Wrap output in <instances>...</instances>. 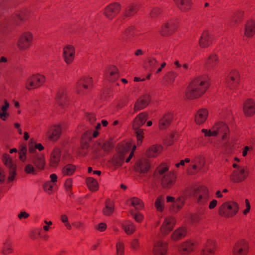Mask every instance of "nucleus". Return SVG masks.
<instances>
[{"mask_svg": "<svg viewBox=\"0 0 255 255\" xmlns=\"http://www.w3.org/2000/svg\"><path fill=\"white\" fill-rule=\"evenodd\" d=\"M130 214L138 223L141 222L143 218V215L139 212L134 213L133 210H131Z\"/></svg>", "mask_w": 255, "mask_h": 255, "instance_id": "nucleus-56", "label": "nucleus"}, {"mask_svg": "<svg viewBox=\"0 0 255 255\" xmlns=\"http://www.w3.org/2000/svg\"><path fill=\"white\" fill-rule=\"evenodd\" d=\"M124 245L123 243H117L116 244L117 255H124Z\"/></svg>", "mask_w": 255, "mask_h": 255, "instance_id": "nucleus-59", "label": "nucleus"}, {"mask_svg": "<svg viewBox=\"0 0 255 255\" xmlns=\"http://www.w3.org/2000/svg\"><path fill=\"white\" fill-rule=\"evenodd\" d=\"M36 167L34 168L32 164L29 163L25 165L24 171L26 173L34 175L36 174Z\"/></svg>", "mask_w": 255, "mask_h": 255, "instance_id": "nucleus-57", "label": "nucleus"}, {"mask_svg": "<svg viewBox=\"0 0 255 255\" xmlns=\"http://www.w3.org/2000/svg\"><path fill=\"white\" fill-rule=\"evenodd\" d=\"M36 149L41 151L44 149V147L41 143H36L34 146H33L32 145H30L29 146V151L32 154L36 153L35 152Z\"/></svg>", "mask_w": 255, "mask_h": 255, "instance_id": "nucleus-54", "label": "nucleus"}, {"mask_svg": "<svg viewBox=\"0 0 255 255\" xmlns=\"http://www.w3.org/2000/svg\"><path fill=\"white\" fill-rule=\"evenodd\" d=\"M172 119V115L168 113L164 115L159 121V126L160 129L166 128L170 123Z\"/></svg>", "mask_w": 255, "mask_h": 255, "instance_id": "nucleus-37", "label": "nucleus"}, {"mask_svg": "<svg viewBox=\"0 0 255 255\" xmlns=\"http://www.w3.org/2000/svg\"><path fill=\"white\" fill-rule=\"evenodd\" d=\"M158 62L154 58H149L148 61L147 69L152 71L156 66Z\"/></svg>", "mask_w": 255, "mask_h": 255, "instance_id": "nucleus-55", "label": "nucleus"}, {"mask_svg": "<svg viewBox=\"0 0 255 255\" xmlns=\"http://www.w3.org/2000/svg\"><path fill=\"white\" fill-rule=\"evenodd\" d=\"M202 132L206 136H216L218 134H222L223 140L226 139L228 132V127L223 122H218L215 124L211 129H203Z\"/></svg>", "mask_w": 255, "mask_h": 255, "instance_id": "nucleus-3", "label": "nucleus"}, {"mask_svg": "<svg viewBox=\"0 0 255 255\" xmlns=\"http://www.w3.org/2000/svg\"><path fill=\"white\" fill-rule=\"evenodd\" d=\"M2 161L9 169V176L8 179L9 181L14 180L16 175V165L13 163L9 155L4 154L2 156Z\"/></svg>", "mask_w": 255, "mask_h": 255, "instance_id": "nucleus-8", "label": "nucleus"}, {"mask_svg": "<svg viewBox=\"0 0 255 255\" xmlns=\"http://www.w3.org/2000/svg\"><path fill=\"white\" fill-rule=\"evenodd\" d=\"M139 8V5L136 3H132L128 5L123 10V14L124 17H129L133 15Z\"/></svg>", "mask_w": 255, "mask_h": 255, "instance_id": "nucleus-23", "label": "nucleus"}, {"mask_svg": "<svg viewBox=\"0 0 255 255\" xmlns=\"http://www.w3.org/2000/svg\"><path fill=\"white\" fill-rule=\"evenodd\" d=\"M4 105L2 106L0 110V118L1 120L5 121L8 116L7 110L9 107V104L6 100L4 101Z\"/></svg>", "mask_w": 255, "mask_h": 255, "instance_id": "nucleus-44", "label": "nucleus"}, {"mask_svg": "<svg viewBox=\"0 0 255 255\" xmlns=\"http://www.w3.org/2000/svg\"><path fill=\"white\" fill-rule=\"evenodd\" d=\"M114 206L112 202L110 200L107 201L105 207L103 210L104 215L107 216L111 215L114 212Z\"/></svg>", "mask_w": 255, "mask_h": 255, "instance_id": "nucleus-45", "label": "nucleus"}, {"mask_svg": "<svg viewBox=\"0 0 255 255\" xmlns=\"http://www.w3.org/2000/svg\"><path fill=\"white\" fill-rule=\"evenodd\" d=\"M131 205L134 207L136 210H141L143 207V204L141 200L139 199L133 197L129 200Z\"/></svg>", "mask_w": 255, "mask_h": 255, "instance_id": "nucleus-46", "label": "nucleus"}, {"mask_svg": "<svg viewBox=\"0 0 255 255\" xmlns=\"http://www.w3.org/2000/svg\"><path fill=\"white\" fill-rule=\"evenodd\" d=\"M208 112L206 109H201L198 111L195 116V122L201 124L203 123L206 120Z\"/></svg>", "mask_w": 255, "mask_h": 255, "instance_id": "nucleus-35", "label": "nucleus"}, {"mask_svg": "<svg viewBox=\"0 0 255 255\" xmlns=\"http://www.w3.org/2000/svg\"><path fill=\"white\" fill-rule=\"evenodd\" d=\"M150 168L149 161L146 159H142L137 162L135 170L142 176L148 172Z\"/></svg>", "mask_w": 255, "mask_h": 255, "instance_id": "nucleus-14", "label": "nucleus"}, {"mask_svg": "<svg viewBox=\"0 0 255 255\" xmlns=\"http://www.w3.org/2000/svg\"><path fill=\"white\" fill-rule=\"evenodd\" d=\"M166 199L167 202H171L172 203V206L173 208L175 209V211L179 210L182 207L184 202V199L182 197H180L175 200V199L173 197L167 196Z\"/></svg>", "mask_w": 255, "mask_h": 255, "instance_id": "nucleus-28", "label": "nucleus"}, {"mask_svg": "<svg viewBox=\"0 0 255 255\" xmlns=\"http://www.w3.org/2000/svg\"><path fill=\"white\" fill-rule=\"evenodd\" d=\"M109 73H106V78L111 82L115 81L119 77V73L118 69L115 67H112L110 68L109 71Z\"/></svg>", "mask_w": 255, "mask_h": 255, "instance_id": "nucleus-39", "label": "nucleus"}, {"mask_svg": "<svg viewBox=\"0 0 255 255\" xmlns=\"http://www.w3.org/2000/svg\"><path fill=\"white\" fill-rule=\"evenodd\" d=\"M61 133V128L60 126H54L47 131V136L51 140H56L60 136Z\"/></svg>", "mask_w": 255, "mask_h": 255, "instance_id": "nucleus-24", "label": "nucleus"}, {"mask_svg": "<svg viewBox=\"0 0 255 255\" xmlns=\"http://www.w3.org/2000/svg\"><path fill=\"white\" fill-rule=\"evenodd\" d=\"M175 25L172 20L163 24L160 30V33L164 36L171 34L175 29Z\"/></svg>", "mask_w": 255, "mask_h": 255, "instance_id": "nucleus-25", "label": "nucleus"}, {"mask_svg": "<svg viewBox=\"0 0 255 255\" xmlns=\"http://www.w3.org/2000/svg\"><path fill=\"white\" fill-rule=\"evenodd\" d=\"M75 170L74 166L71 164H68L63 168L62 173L64 175L69 176L74 173Z\"/></svg>", "mask_w": 255, "mask_h": 255, "instance_id": "nucleus-50", "label": "nucleus"}, {"mask_svg": "<svg viewBox=\"0 0 255 255\" xmlns=\"http://www.w3.org/2000/svg\"><path fill=\"white\" fill-rule=\"evenodd\" d=\"M92 83V78L89 77H84L81 79L78 82L77 85V91L80 93L79 89L81 87H83L85 89H87L89 86L91 85Z\"/></svg>", "mask_w": 255, "mask_h": 255, "instance_id": "nucleus-41", "label": "nucleus"}, {"mask_svg": "<svg viewBox=\"0 0 255 255\" xmlns=\"http://www.w3.org/2000/svg\"><path fill=\"white\" fill-rule=\"evenodd\" d=\"M63 55L66 63L67 64H70L73 61L74 58V48L70 45L66 46L63 48Z\"/></svg>", "mask_w": 255, "mask_h": 255, "instance_id": "nucleus-19", "label": "nucleus"}, {"mask_svg": "<svg viewBox=\"0 0 255 255\" xmlns=\"http://www.w3.org/2000/svg\"><path fill=\"white\" fill-rule=\"evenodd\" d=\"M243 13L242 11H237L233 13L231 17V23H238L239 22L242 18Z\"/></svg>", "mask_w": 255, "mask_h": 255, "instance_id": "nucleus-51", "label": "nucleus"}, {"mask_svg": "<svg viewBox=\"0 0 255 255\" xmlns=\"http://www.w3.org/2000/svg\"><path fill=\"white\" fill-rule=\"evenodd\" d=\"M167 252V244L162 241H157L152 250L153 255H165Z\"/></svg>", "mask_w": 255, "mask_h": 255, "instance_id": "nucleus-17", "label": "nucleus"}, {"mask_svg": "<svg viewBox=\"0 0 255 255\" xmlns=\"http://www.w3.org/2000/svg\"><path fill=\"white\" fill-rule=\"evenodd\" d=\"M44 81V76L40 74L33 75L27 79L25 87L28 90L40 87Z\"/></svg>", "mask_w": 255, "mask_h": 255, "instance_id": "nucleus-7", "label": "nucleus"}, {"mask_svg": "<svg viewBox=\"0 0 255 255\" xmlns=\"http://www.w3.org/2000/svg\"><path fill=\"white\" fill-rule=\"evenodd\" d=\"M239 80V74L238 71L234 70L229 75L228 84L232 88H235L238 84Z\"/></svg>", "mask_w": 255, "mask_h": 255, "instance_id": "nucleus-27", "label": "nucleus"}, {"mask_svg": "<svg viewBox=\"0 0 255 255\" xmlns=\"http://www.w3.org/2000/svg\"><path fill=\"white\" fill-rule=\"evenodd\" d=\"M243 110L247 116H251L255 113V103L252 99H249L244 102Z\"/></svg>", "mask_w": 255, "mask_h": 255, "instance_id": "nucleus-20", "label": "nucleus"}, {"mask_svg": "<svg viewBox=\"0 0 255 255\" xmlns=\"http://www.w3.org/2000/svg\"><path fill=\"white\" fill-rule=\"evenodd\" d=\"M147 119V114L145 113L139 114L134 120L133 124V128L136 134L138 144L141 143L142 139L143 138V131L142 129L139 128L146 122Z\"/></svg>", "mask_w": 255, "mask_h": 255, "instance_id": "nucleus-4", "label": "nucleus"}, {"mask_svg": "<svg viewBox=\"0 0 255 255\" xmlns=\"http://www.w3.org/2000/svg\"><path fill=\"white\" fill-rule=\"evenodd\" d=\"M155 207L156 210L159 212H162L164 207V198L162 196H159L157 198L155 202Z\"/></svg>", "mask_w": 255, "mask_h": 255, "instance_id": "nucleus-47", "label": "nucleus"}, {"mask_svg": "<svg viewBox=\"0 0 255 255\" xmlns=\"http://www.w3.org/2000/svg\"><path fill=\"white\" fill-rule=\"evenodd\" d=\"M218 62V58L215 54H211L205 62V68L207 70L214 69Z\"/></svg>", "mask_w": 255, "mask_h": 255, "instance_id": "nucleus-30", "label": "nucleus"}, {"mask_svg": "<svg viewBox=\"0 0 255 255\" xmlns=\"http://www.w3.org/2000/svg\"><path fill=\"white\" fill-rule=\"evenodd\" d=\"M193 196L200 205H205L209 199L208 190L205 187H201L195 189Z\"/></svg>", "mask_w": 255, "mask_h": 255, "instance_id": "nucleus-6", "label": "nucleus"}, {"mask_svg": "<svg viewBox=\"0 0 255 255\" xmlns=\"http://www.w3.org/2000/svg\"><path fill=\"white\" fill-rule=\"evenodd\" d=\"M150 101V97L148 95H145L138 99L135 103L134 111L137 112L146 107Z\"/></svg>", "mask_w": 255, "mask_h": 255, "instance_id": "nucleus-21", "label": "nucleus"}, {"mask_svg": "<svg viewBox=\"0 0 255 255\" xmlns=\"http://www.w3.org/2000/svg\"><path fill=\"white\" fill-rule=\"evenodd\" d=\"M134 33V27L132 26L128 27L124 32V36L127 38L130 39L133 36Z\"/></svg>", "mask_w": 255, "mask_h": 255, "instance_id": "nucleus-58", "label": "nucleus"}, {"mask_svg": "<svg viewBox=\"0 0 255 255\" xmlns=\"http://www.w3.org/2000/svg\"><path fill=\"white\" fill-rule=\"evenodd\" d=\"M175 224V219L171 217H167L164 219L160 228L161 233L164 235L169 233L173 228Z\"/></svg>", "mask_w": 255, "mask_h": 255, "instance_id": "nucleus-15", "label": "nucleus"}, {"mask_svg": "<svg viewBox=\"0 0 255 255\" xmlns=\"http://www.w3.org/2000/svg\"><path fill=\"white\" fill-rule=\"evenodd\" d=\"M66 98L64 95V92L63 91H59L57 94L56 101L57 104L62 108H64L66 105Z\"/></svg>", "mask_w": 255, "mask_h": 255, "instance_id": "nucleus-43", "label": "nucleus"}, {"mask_svg": "<svg viewBox=\"0 0 255 255\" xmlns=\"http://www.w3.org/2000/svg\"><path fill=\"white\" fill-rule=\"evenodd\" d=\"M161 9L158 7L153 8L150 12L149 15L151 18H155L161 13Z\"/></svg>", "mask_w": 255, "mask_h": 255, "instance_id": "nucleus-60", "label": "nucleus"}, {"mask_svg": "<svg viewBox=\"0 0 255 255\" xmlns=\"http://www.w3.org/2000/svg\"><path fill=\"white\" fill-rule=\"evenodd\" d=\"M178 73L173 71H169L167 73L165 77L167 78V81L169 84H172L175 80L176 77L178 75Z\"/></svg>", "mask_w": 255, "mask_h": 255, "instance_id": "nucleus-52", "label": "nucleus"}, {"mask_svg": "<svg viewBox=\"0 0 255 255\" xmlns=\"http://www.w3.org/2000/svg\"><path fill=\"white\" fill-rule=\"evenodd\" d=\"M87 184L91 190L96 191L98 189V185L97 181L92 177L87 179Z\"/></svg>", "mask_w": 255, "mask_h": 255, "instance_id": "nucleus-48", "label": "nucleus"}, {"mask_svg": "<svg viewBox=\"0 0 255 255\" xmlns=\"http://www.w3.org/2000/svg\"><path fill=\"white\" fill-rule=\"evenodd\" d=\"M131 249L134 251H136L139 247V242L138 239H134L130 243Z\"/></svg>", "mask_w": 255, "mask_h": 255, "instance_id": "nucleus-61", "label": "nucleus"}, {"mask_svg": "<svg viewBox=\"0 0 255 255\" xmlns=\"http://www.w3.org/2000/svg\"><path fill=\"white\" fill-rule=\"evenodd\" d=\"M162 150V147L161 145H152L147 150V156L150 157H155L159 154Z\"/></svg>", "mask_w": 255, "mask_h": 255, "instance_id": "nucleus-36", "label": "nucleus"}, {"mask_svg": "<svg viewBox=\"0 0 255 255\" xmlns=\"http://www.w3.org/2000/svg\"><path fill=\"white\" fill-rule=\"evenodd\" d=\"M174 64L175 66V69L178 71L179 73H185L191 68L188 63L182 64L178 60L174 62Z\"/></svg>", "mask_w": 255, "mask_h": 255, "instance_id": "nucleus-38", "label": "nucleus"}, {"mask_svg": "<svg viewBox=\"0 0 255 255\" xmlns=\"http://www.w3.org/2000/svg\"><path fill=\"white\" fill-rule=\"evenodd\" d=\"M187 234L185 227H181L175 230L172 234L171 238L174 241H177L184 237Z\"/></svg>", "mask_w": 255, "mask_h": 255, "instance_id": "nucleus-31", "label": "nucleus"}, {"mask_svg": "<svg viewBox=\"0 0 255 255\" xmlns=\"http://www.w3.org/2000/svg\"><path fill=\"white\" fill-rule=\"evenodd\" d=\"M128 150L125 147L120 149L118 153L113 157L112 159V164L114 166H120L124 161L125 156L127 154Z\"/></svg>", "mask_w": 255, "mask_h": 255, "instance_id": "nucleus-18", "label": "nucleus"}, {"mask_svg": "<svg viewBox=\"0 0 255 255\" xmlns=\"http://www.w3.org/2000/svg\"><path fill=\"white\" fill-rule=\"evenodd\" d=\"M215 244L213 241L208 242L202 248L201 255H213L214 253Z\"/></svg>", "mask_w": 255, "mask_h": 255, "instance_id": "nucleus-29", "label": "nucleus"}, {"mask_svg": "<svg viewBox=\"0 0 255 255\" xmlns=\"http://www.w3.org/2000/svg\"><path fill=\"white\" fill-rule=\"evenodd\" d=\"M208 83L203 77L195 79L189 84L186 91L188 99H193L199 97L206 91Z\"/></svg>", "mask_w": 255, "mask_h": 255, "instance_id": "nucleus-1", "label": "nucleus"}, {"mask_svg": "<svg viewBox=\"0 0 255 255\" xmlns=\"http://www.w3.org/2000/svg\"><path fill=\"white\" fill-rule=\"evenodd\" d=\"M53 185L51 183L50 181H48L44 184L43 188L46 191H51L53 189Z\"/></svg>", "mask_w": 255, "mask_h": 255, "instance_id": "nucleus-63", "label": "nucleus"}, {"mask_svg": "<svg viewBox=\"0 0 255 255\" xmlns=\"http://www.w3.org/2000/svg\"><path fill=\"white\" fill-rule=\"evenodd\" d=\"M239 209V204L234 201L223 203L219 209V213L226 217H231L235 215Z\"/></svg>", "mask_w": 255, "mask_h": 255, "instance_id": "nucleus-5", "label": "nucleus"}, {"mask_svg": "<svg viewBox=\"0 0 255 255\" xmlns=\"http://www.w3.org/2000/svg\"><path fill=\"white\" fill-rule=\"evenodd\" d=\"M249 169L247 167H238L233 172L231 180L234 182L244 181L248 176Z\"/></svg>", "mask_w": 255, "mask_h": 255, "instance_id": "nucleus-10", "label": "nucleus"}, {"mask_svg": "<svg viewBox=\"0 0 255 255\" xmlns=\"http://www.w3.org/2000/svg\"><path fill=\"white\" fill-rule=\"evenodd\" d=\"M61 220L62 222L65 224V226L68 229H70L71 226L69 223H68V218L65 215H62L61 216Z\"/></svg>", "mask_w": 255, "mask_h": 255, "instance_id": "nucleus-62", "label": "nucleus"}, {"mask_svg": "<svg viewBox=\"0 0 255 255\" xmlns=\"http://www.w3.org/2000/svg\"><path fill=\"white\" fill-rule=\"evenodd\" d=\"M177 7L182 11L189 10L191 5V0H174Z\"/></svg>", "mask_w": 255, "mask_h": 255, "instance_id": "nucleus-34", "label": "nucleus"}, {"mask_svg": "<svg viewBox=\"0 0 255 255\" xmlns=\"http://www.w3.org/2000/svg\"><path fill=\"white\" fill-rule=\"evenodd\" d=\"M154 178L158 180L164 188H170L175 183L176 176L175 174L168 171L166 165L159 167L154 174Z\"/></svg>", "mask_w": 255, "mask_h": 255, "instance_id": "nucleus-2", "label": "nucleus"}, {"mask_svg": "<svg viewBox=\"0 0 255 255\" xmlns=\"http://www.w3.org/2000/svg\"><path fill=\"white\" fill-rule=\"evenodd\" d=\"M255 33V21H248L245 27V35L247 37H252Z\"/></svg>", "mask_w": 255, "mask_h": 255, "instance_id": "nucleus-32", "label": "nucleus"}, {"mask_svg": "<svg viewBox=\"0 0 255 255\" xmlns=\"http://www.w3.org/2000/svg\"><path fill=\"white\" fill-rule=\"evenodd\" d=\"M248 250L247 242L241 241L238 242L233 249L234 255H246Z\"/></svg>", "mask_w": 255, "mask_h": 255, "instance_id": "nucleus-16", "label": "nucleus"}, {"mask_svg": "<svg viewBox=\"0 0 255 255\" xmlns=\"http://www.w3.org/2000/svg\"><path fill=\"white\" fill-rule=\"evenodd\" d=\"M26 152L27 149L25 146H22L20 148V151L18 152L19 154V158L23 162H24L26 159Z\"/></svg>", "mask_w": 255, "mask_h": 255, "instance_id": "nucleus-53", "label": "nucleus"}, {"mask_svg": "<svg viewBox=\"0 0 255 255\" xmlns=\"http://www.w3.org/2000/svg\"><path fill=\"white\" fill-rule=\"evenodd\" d=\"M194 244L191 241H187L181 244L179 247V250L182 254H188L193 251Z\"/></svg>", "mask_w": 255, "mask_h": 255, "instance_id": "nucleus-33", "label": "nucleus"}, {"mask_svg": "<svg viewBox=\"0 0 255 255\" xmlns=\"http://www.w3.org/2000/svg\"><path fill=\"white\" fill-rule=\"evenodd\" d=\"M30 160L36 168L39 170H42L44 168L45 164L44 155L38 153L32 154L30 156Z\"/></svg>", "mask_w": 255, "mask_h": 255, "instance_id": "nucleus-13", "label": "nucleus"}, {"mask_svg": "<svg viewBox=\"0 0 255 255\" xmlns=\"http://www.w3.org/2000/svg\"><path fill=\"white\" fill-rule=\"evenodd\" d=\"M200 219L201 216L198 214L193 215L191 217V220L193 223H197Z\"/></svg>", "mask_w": 255, "mask_h": 255, "instance_id": "nucleus-64", "label": "nucleus"}, {"mask_svg": "<svg viewBox=\"0 0 255 255\" xmlns=\"http://www.w3.org/2000/svg\"><path fill=\"white\" fill-rule=\"evenodd\" d=\"M121 5L118 2H113L108 5L105 8L104 14L109 19H112L121 10Z\"/></svg>", "mask_w": 255, "mask_h": 255, "instance_id": "nucleus-9", "label": "nucleus"}, {"mask_svg": "<svg viewBox=\"0 0 255 255\" xmlns=\"http://www.w3.org/2000/svg\"><path fill=\"white\" fill-rule=\"evenodd\" d=\"M212 35L208 31H204L199 40L200 47L205 48L209 46L212 40Z\"/></svg>", "mask_w": 255, "mask_h": 255, "instance_id": "nucleus-26", "label": "nucleus"}, {"mask_svg": "<svg viewBox=\"0 0 255 255\" xmlns=\"http://www.w3.org/2000/svg\"><path fill=\"white\" fill-rule=\"evenodd\" d=\"M61 158V151L58 147L53 149L51 153L50 158V165L52 167H56L58 165Z\"/></svg>", "mask_w": 255, "mask_h": 255, "instance_id": "nucleus-22", "label": "nucleus"}, {"mask_svg": "<svg viewBox=\"0 0 255 255\" xmlns=\"http://www.w3.org/2000/svg\"><path fill=\"white\" fill-rule=\"evenodd\" d=\"M204 157L201 155L195 156L191 159V171L192 173H194L201 170L204 166Z\"/></svg>", "mask_w": 255, "mask_h": 255, "instance_id": "nucleus-12", "label": "nucleus"}, {"mask_svg": "<svg viewBox=\"0 0 255 255\" xmlns=\"http://www.w3.org/2000/svg\"><path fill=\"white\" fill-rule=\"evenodd\" d=\"M12 243L9 239H7L3 243L1 253L2 254L6 255L12 253Z\"/></svg>", "mask_w": 255, "mask_h": 255, "instance_id": "nucleus-40", "label": "nucleus"}, {"mask_svg": "<svg viewBox=\"0 0 255 255\" xmlns=\"http://www.w3.org/2000/svg\"><path fill=\"white\" fill-rule=\"evenodd\" d=\"M112 147L111 144L108 142L105 143H98L95 145V148L96 150L103 149L104 151L109 150Z\"/></svg>", "mask_w": 255, "mask_h": 255, "instance_id": "nucleus-49", "label": "nucleus"}, {"mask_svg": "<svg viewBox=\"0 0 255 255\" xmlns=\"http://www.w3.org/2000/svg\"><path fill=\"white\" fill-rule=\"evenodd\" d=\"M32 39V35L29 32H25L20 36L17 45L20 50L27 48L30 44Z\"/></svg>", "mask_w": 255, "mask_h": 255, "instance_id": "nucleus-11", "label": "nucleus"}, {"mask_svg": "<svg viewBox=\"0 0 255 255\" xmlns=\"http://www.w3.org/2000/svg\"><path fill=\"white\" fill-rule=\"evenodd\" d=\"M123 228L127 234H132L135 230V225L133 223L128 221L122 225Z\"/></svg>", "mask_w": 255, "mask_h": 255, "instance_id": "nucleus-42", "label": "nucleus"}]
</instances>
